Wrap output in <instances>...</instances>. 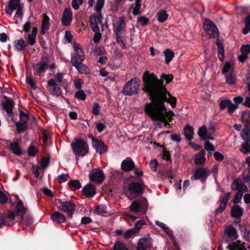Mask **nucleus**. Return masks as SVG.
Returning <instances> with one entry per match:
<instances>
[{"label":"nucleus","mask_w":250,"mask_h":250,"mask_svg":"<svg viewBox=\"0 0 250 250\" xmlns=\"http://www.w3.org/2000/svg\"><path fill=\"white\" fill-rule=\"evenodd\" d=\"M173 79L172 74H163L161 75L160 79L153 73H150L146 70L144 72L142 76V91L146 95L155 93L158 99H164L165 94L167 93L166 83L167 84Z\"/></svg>","instance_id":"f257e3e1"},{"label":"nucleus","mask_w":250,"mask_h":250,"mask_svg":"<svg viewBox=\"0 0 250 250\" xmlns=\"http://www.w3.org/2000/svg\"><path fill=\"white\" fill-rule=\"evenodd\" d=\"M150 101V103L146 104L144 108L155 110L157 107H164L165 112H167V108L165 104V103L169 104L172 108L175 107L176 105V99L172 96L170 93L167 90V93L165 94L164 99H158L155 93L146 95Z\"/></svg>","instance_id":"f03ea898"},{"label":"nucleus","mask_w":250,"mask_h":250,"mask_svg":"<svg viewBox=\"0 0 250 250\" xmlns=\"http://www.w3.org/2000/svg\"><path fill=\"white\" fill-rule=\"evenodd\" d=\"M157 107L155 110L144 108V110L153 121L164 123L165 126L170 127L171 124L167 122V115L165 112L164 107Z\"/></svg>","instance_id":"7ed1b4c3"},{"label":"nucleus","mask_w":250,"mask_h":250,"mask_svg":"<svg viewBox=\"0 0 250 250\" xmlns=\"http://www.w3.org/2000/svg\"><path fill=\"white\" fill-rule=\"evenodd\" d=\"M148 208V203L145 197H141L133 201L129 206L130 211L135 213L146 214Z\"/></svg>","instance_id":"20e7f679"},{"label":"nucleus","mask_w":250,"mask_h":250,"mask_svg":"<svg viewBox=\"0 0 250 250\" xmlns=\"http://www.w3.org/2000/svg\"><path fill=\"white\" fill-rule=\"evenodd\" d=\"M140 85V79L137 77H134L125 83L121 92L125 96L136 95Z\"/></svg>","instance_id":"39448f33"},{"label":"nucleus","mask_w":250,"mask_h":250,"mask_svg":"<svg viewBox=\"0 0 250 250\" xmlns=\"http://www.w3.org/2000/svg\"><path fill=\"white\" fill-rule=\"evenodd\" d=\"M22 8L23 5L20 3V0H10L6 9V12L8 15L11 16L13 11L16 10L15 18H19L21 19L23 15ZM16 23H18L17 19H16Z\"/></svg>","instance_id":"423d86ee"},{"label":"nucleus","mask_w":250,"mask_h":250,"mask_svg":"<svg viewBox=\"0 0 250 250\" xmlns=\"http://www.w3.org/2000/svg\"><path fill=\"white\" fill-rule=\"evenodd\" d=\"M145 187L143 180H140V182H134L131 183L128 185L129 195L127 196L128 198L131 200L137 196H141L144 193Z\"/></svg>","instance_id":"0eeeda50"},{"label":"nucleus","mask_w":250,"mask_h":250,"mask_svg":"<svg viewBox=\"0 0 250 250\" xmlns=\"http://www.w3.org/2000/svg\"><path fill=\"white\" fill-rule=\"evenodd\" d=\"M121 168L123 171L125 172L133 171L135 175L138 177L143 175V171L139 169V168L136 166L134 162L130 157H127L122 162Z\"/></svg>","instance_id":"6e6552de"},{"label":"nucleus","mask_w":250,"mask_h":250,"mask_svg":"<svg viewBox=\"0 0 250 250\" xmlns=\"http://www.w3.org/2000/svg\"><path fill=\"white\" fill-rule=\"evenodd\" d=\"M71 146L76 155L83 157L88 153V145L83 139H77L75 143L71 144Z\"/></svg>","instance_id":"1a4fd4ad"},{"label":"nucleus","mask_w":250,"mask_h":250,"mask_svg":"<svg viewBox=\"0 0 250 250\" xmlns=\"http://www.w3.org/2000/svg\"><path fill=\"white\" fill-rule=\"evenodd\" d=\"M56 202L59 209L67 213L68 217L72 218L73 212L76 208L75 203L70 200L62 201L61 199H57Z\"/></svg>","instance_id":"9d476101"},{"label":"nucleus","mask_w":250,"mask_h":250,"mask_svg":"<svg viewBox=\"0 0 250 250\" xmlns=\"http://www.w3.org/2000/svg\"><path fill=\"white\" fill-rule=\"evenodd\" d=\"M203 27L206 33L211 38L218 37V30L215 24L210 20L206 19L203 21Z\"/></svg>","instance_id":"9b49d317"},{"label":"nucleus","mask_w":250,"mask_h":250,"mask_svg":"<svg viewBox=\"0 0 250 250\" xmlns=\"http://www.w3.org/2000/svg\"><path fill=\"white\" fill-rule=\"evenodd\" d=\"M209 175L210 172L207 168L199 167L195 169L194 174L191 177L190 179L191 181L200 180L201 183L204 184Z\"/></svg>","instance_id":"f8f14e48"},{"label":"nucleus","mask_w":250,"mask_h":250,"mask_svg":"<svg viewBox=\"0 0 250 250\" xmlns=\"http://www.w3.org/2000/svg\"><path fill=\"white\" fill-rule=\"evenodd\" d=\"M27 209V207L24 205L23 202L21 200L17 198V201H15L14 211H12L15 213V216L17 215L22 218L24 215L26 213ZM21 222L23 224H26L23 218H22Z\"/></svg>","instance_id":"ddd939ff"},{"label":"nucleus","mask_w":250,"mask_h":250,"mask_svg":"<svg viewBox=\"0 0 250 250\" xmlns=\"http://www.w3.org/2000/svg\"><path fill=\"white\" fill-rule=\"evenodd\" d=\"M104 179V174L101 168L93 169L89 174V180L98 184H101Z\"/></svg>","instance_id":"4468645a"},{"label":"nucleus","mask_w":250,"mask_h":250,"mask_svg":"<svg viewBox=\"0 0 250 250\" xmlns=\"http://www.w3.org/2000/svg\"><path fill=\"white\" fill-rule=\"evenodd\" d=\"M90 138L92 139V146L96 150V152L101 154L107 151V146L102 140L97 139L92 135L90 136Z\"/></svg>","instance_id":"2eb2a0df"},{"label":"nucleus","mask_w":250,"mask_h":250,"mask_svg":"<svg viewBox=\"0 0 250 250\" xmlns=\"http://www.w3.org/2000/svg\"><path fill=\"white\" fill-rule=\"evenodd\" d=\"M4 210L0 208V228L3 225H10L12 223L11 222L15 219V213L13 212H9L6 217L4 216Z\"/></svg>","instance_id":"dca6fc26"},{"label":"nucleus","mask_w":250,"mask_h":250,"mask_svg":"<svg viewBox=\"0 0 250 250\" xmlns=\"http://www.w3.org/2000/svg\"><path fill=\"white\" fill-rule=\"evenodd\" d=\"M71 62L79 73L81 74H88L89 73V70L87 66L82 63V62H79L76 55L73 56L71 58Z\"/></svg>","instance_id":"f3484780"},{"label":"nucleus","mask_w":250,"mask_h":250,"mask_svg":"<svg viewBox=\"0 0 250 250\" xmlns=\"http://www.w3.org/2000/svg\"><path fill=\"white\" fill-rule=\"evenodd\" d=\"M72 20V13L70 8H66L62 13V22L63 25L68 26Z\"/></svg>","instance_id":"a211bd4d"},{"label":"nucleus","mask_w":250,"mask_h":250,"mask_svg":"<svg viewBox=\"0 0 250 250\" xmlns=\"http://www.w3.org/2000/svg\"><path fill=\"white\" fill-rule=\"evenodd\" d=\"M36 130L37 133L39 134L38 138H41V135L40 134H41L43 137V141L45 142L48 139L47 135L45 133L44 131L42 128L38 127L36 118L35 117L32 116V131L36 132ZM38 138H37L36 140Z\"/></svg>","instance_id":"6ab92c4d"},{"label":"nucleus","mask_w":250,"mask_h":250,"mask_svg":"<svg viewBox=\"0 0 250 250\" xmlns=\"http://www.w3.org/2000/svg\"><path fill=\"white\" fill-rule=\"evenodd\" d=\"M103 17L102 14H98V15L95 13H93L90 16V25L92 30L94 28L95 26H99L98 23H100L103 26L102 19Z\"/></svg>","instance_id":"aec40b11"},{"label":"nucleus","mask_w":250,"mask_h":250,"mask_svg":"<svg viewBox=\"0 0 250 250\" xmlns=\"http://www.w3.org/2000/svg\"><path fill=\"white\" fill-rule=\"evenodd\" d=\"M73 48L75 51V53L71 54V58L73 56L76 55V57L78 59V61L79 60L80 62H83L85 58L84 56V52L83 51L81 45L78 43L74 42Z\"/></svg>","instance_id":"412c9836"},{"label":"nucleus","mask_w":250,"mask_h":250,"mask_svg":"<svg viewBox=\"0 0 250 250\" xmlns=\"http://www.w3.org/2000/svg\"><path fill=\"white\" fill-rule=\"evenodd\" d=\"M83 194L87 197H92L96 194V187L88 184L85 186L82 190Z\"/></svg>","instance_id":"4be33fe9"},{"label":"nucleus","mask_w":250,"mask_h":250,"mask_svg":"<svg viewBox=\"0 0 250 250\" xmlns=\"http://www.w3.org/2000/svg\"><path fill=\"white\" fill-rule=\"evenodd\" d=\"M115 232L117 236L124 235V238L125 239H128L131 238L135 234H136V231H135L133 229L127 230L126 231L124 232L122 229H116Z\"/></svg>","instance_id":"5701e85b"},{"label":"nucleus","mask_w":250,"mask_h":250,"mask_svg":"<svg viewBox=\"0 0 250 250\" xmlns=\"http://www.w3.org/2000/svg\"><path fill=\"white\" fill-rule=\"evenodd\" d=\"M31 22L30 20L26 21L23 26V31L25 33L24 37L29 43L31 44Z\"/></svg>","instance_id":"b1692460"},{"label":"nucleus","mask_w":250,"mask_h":250,"mask_svg":"<svg viewBox=\"0 0 250 250\" xmlns=\"http://www.w3.org/2000/svg\"><path fill=\"white\" fill-rule=\"evenodd\" d=\"M50 218L54 222L58 224H62L65 222L66 221L65 216L63 214L57 211H54L51 215Z\"/></svg>","instance_id":"393cba45"},{"label":"nucleus","mask_w":250,"mask_h":250,"mask_svg":"<svg viewBox=\"0 0 250 250\" xmlns=\"http://www.w3.org/2000/svg\"><path fill=\"white\" fill-rule=\"evenodd\" d=\"M241 120L245 127L250 128V111L249 110H244L241 112Z\"/></svg>","instance_id":"a878e982"},{"label":"nucleus","mask_w":250,"mask_h":250,"mask_svg":"<svg viewBox=\"0 0 250 250\" xmlns=\"http://www.w3.org/2000/svg\"><path fill=\"white\" fill-rule=\"evenodd\" d=\"M224 233L227 235L228 237L233 240H236L238 237L236 229L232 226L227 227L224 230Z\"/></svg>","instance_id":"bb28decb"},{"label":"nucleus","mask_w":250,"mask_h":250,"mask_svg":"<svg viewBox=\"0 0 250 250\" xmlns=\"http://www.w3.org/2000/svg\"><path fill=\"white\" fill-rule=\"evenodd\" d=\"M243 211V208L240 206L234 205L231 208L230 214L233 217L239 218L242 215Z\"/></svg>","instance_id":"cd10ccee"},{"label":"nucleus","mask_w":250,"mask_h":250,"mask_svg":"<svg viewBox=\"0 0 250 250\" xmlns=\"http://www.w3.org/2000/svg\"><path fill=\"white\" fill-rule=\"evenodd\" d=\"M28 42L29 43L27 40L26 42L22 39H20L14 41V46L16 50L21 51L25 50Z\"/></svg>","instance_id":"c85d7f7f"},{"label":"nucleus","mask_w":250,"mask_h":250,"mask_svg":"<svg viewBox=\"0 0 250 250\" xmlns=\"http://www.w3.org/2000/svg\"><path fill=\"white\" fill-rule=\"evenodd\" d=\"M49 21V17L46 15L44 14L43 16V20L42 22L41 30L40 32V34L42 35H44L46 31L49 29L50 26Z\"/></svg>","instance_id":"c756f323"},{"label":"nucleus","mask_w":250,"mask_h":250,"mask_svg":"<svg viewBox=\"0 0 250 250\" xmlns=\"http://www.w3.org/2000/svg\"><path fill=\"white\" fill-rule=\"evenodd\" d=\"M184 133L185 138L188 141L193 139L194 128L189 125H187L184 128Z\"/></svg>","instance_id":"7c9ffc66"},{"label":"nucleus","mask_w":250,"mask_h":250,"mask_svg":"<svg viewBox=\"0 0 250 250\" xmlns=\"http://www.w3.org/2000/svg\"><path fill=\"white\" fill-rule=\"evenodd\" d=\"M218 47V56L220 61L223 62L225 59L224 48L222 42L218 39L216 41Z\"/></svg>","instance_id":"2f4dec72"},{"label":"nucleus","mask_w":250,"mask_h":250,"mask_svg":"<svg viewBox=\"0 0 250 250\" xmlns=\"http://www.w3.org/2000/svg\"><path fill=\"white\" fill-rule=\"evenodd\" d=\"M206 151L204 149H201L194 159V163L197 165H203L206 161Z\"/></svg>","instance_id":"473e14b6"},{"label":"nucleus","mask_w":250,"mask_h":250,"mask_svg":"<svg viewBox=\"0 0 250 250\" xmlns=\"http://www.w3.org/2000/svg\"><path fill=\"white\" fill-rule=\"evenodd\" d=\"M48 68V64L46 62L40 63L37 65L35 69V75L40 76L42 73H44L45 70Z\"/></svg>","instance_id":"72a5a7b5"},{"label":"nucleus","mask_w":250,"mask_h":250,"mask_svg":"<svg viewBox=\"0 0 250 250\" xmlns=\"http://www.w3.org/2000/svg\"><path fill=\"white\" fill-rule=\"evenodd\" d=\"M62 81V75L61 73H58L55 77V79H51L47 81V85L49 86H55L58 83H61Z\"/></svg>","instance_id":"f704fd0d"},{"label":"nucleus","mask_w":250,"mask_h":250,"mask_svg":"<svg viewBox=\"0 0 250 250\" xmlns=\"http://www.w3.org/2000/svg\"><path fill=\"white\" fill-rule=\"evenodd\" d=\"M69 188L72 191H75L81 188L82 185L78 180H71L67 184Z\"/></svg>","instance_id":"c9c22d12"},{"label":"nucleus","mask_w":250,"mask_h":250,"mask_svg":"<svg viewBox=\"0 0 250 250\" xmlns=\"http://www.w3.org/2000/svg\"><path fill=\"white\" fill-rule=\"evenodd\" d=\"M228 248L229 250H247L244 242L242 243L241 245H240L237 242H233L229 244Z\"/></svg>","instance_id":"e433bc0d"},{"label":"nucleus","mask_w":250,"mask_h":250,"mask_svg":"<svg viewBox=\"0 0 250 250\" xmlns=\"http://www.w3.org/2000/svg\"><path fill=\"white\" fill-rule=\"evenodd\" d=\"M158 21L160 23H163L166 21L168 17V14L165 10H161L157 13Z\"/></svg>","instance_id":"4c0bfd02"},{"label":"nucleus","mask_w":250,"mask_h":250,"mask_svg":"<svg viewBox=\"0 0 250 250\" xmlns=\"http://www.w3.org/2000/svg\"><path fill=\"white\" fill-rule=\"evenodd\" d=\"M165 57V63L168 64L174 57V52L169 49H167L164 52Z\"/></svg>","instance_id":"58836bf2"},{"label":"nucleus","mask_w":250,"mask_h":250,"mask_svg":"<svg viewBox=\"0 0 250 250\" xmlns=\"http://www.w3.org/2000/svg\"><path fill=\"white\" fill-rule=\"evenodd\" d=\"M47 88L53 95H54L57 97L62 95V91L58 84H57V85H55V86H49L47 85Z\"/></svg>","instance_id":"ea45409f"},{"label":"nucleus","mask_w":250,"mask_h":250,"mask_svg":"<svg viewBox=\"0 0 250 250\" xmlns=\"http://www.w3.org/2000/svg\"><path fill=\"white\" fill-rule=\"evenodd\" d=\"M40 146V138H38L37 140L32 142V158L35 157L37 154L39 152Z\"/></svg>","instance_id":"a19ab883"},{"label":"nucleus","mask_w":250,"mask_h":250,"mask_svg":"<svg viewBox=\"0 0 250 250\" xmlns=\"http://www.w3.org/2000/svg\"><path fill=\"white\" fill-rule=\"evenodd\" d=\"M244 186V184L242 180L239 179H236L231 185V188L233 191H238Z\"/></svg>","instance_id":"79ce46f5"},{"label":"nucleus","mask_w":250,"mask_h":250,"mask_svg":"<svg viewBox=\"0 0 250 250\" xmlns=\"http://www.w3.org/2000/svg\"><path fill=\"white\" fill-rule=\"evenodd\" d=\"M113 250H130L127 245L121 241H116L113 247Z\"/></svg>","instance_id":"37998d69"},{"label":"nucleus","mask_w":250,"mask_h":250,"mask_svg":"<svg viewBox=\"0 0 250 250\" xmlns=\"http://www.w3.org/2000/svg\"><path fill=\"white\" fill-rule=\"evenodd\" d=\"M107 207L103 204L98 205L95 207L94 213L96 214L104 216V214L106 213Z\"/></svg>","instance_id":"c03bdc74"},{"label":"nucleus","mask_w":250,"mask_h":250,"mask_svg":"<svg viewBox=\"0 0 250 250\" xmlns=\"http://www.w3.org/2000/svg\"><path fill=\"white\" fill-rule=\"evenodd\" d=\"M239 229H241V235L246 241H248L249 235L250 233V228L249 226H243L239 224Z\"/></svg>","instance_id":"a18cd8bd"},{"label":"nucleus","mask_w":250,"mask_h":250,"mask_svg":"<svg viewBox=\"0 0 250 250\" xmlns=\"http://www.w3.org/2000/svg\"><path fill=\"white\" fill-rule=\"evenodd\" d=\"M241 136L245 142H250V127L246 128L244 127L241 131Z\"/></svg>","instance_id":"49530a36"},{"label":"nucleus","mask_w":250,"mask_h":250,"mask_svg":"<svg viewBox=\"0 0 250 250\" xmlns=\"http://www.w3.org/2000/svg\"><path fill=\"white\" fill-rule=\"evenodd\" d=\"M4 110L9 115H11L13 107V103L11 100H7L3 104Z\"/></svg>","instance_id":"de8ad7c7"},{"label":"nucleus","mask_w":250,"mask_h":250,"mask_svg":"<svg viewBox=\"0 0 250 250\" xmlns=\"http://www.w3.org/2000/svg\"><path fill=\"white\" fill-rule=\"evenodd\" d=\"M245 27L242 30L243 34L246 35L250 32V14H249L244 20Z\"/></svg>","instance_id":"09e8293b"},{"label":"nucleus","mask_w":250,"mask_h":250,"mask_svg":"<svg viewBox=\"0 0 250 250\" xmlns=\"http://www.w3.org/2000/svg\"><path fill=\"white\" fill-rule=\"evenodd\" d=\"M147 238L140 239L137 244V250H146L147 248Z\"/></svg>","instance_id":"8fccbe9b"},{"label":"nucleus","mask_w":250,"mask_h":250,"mask_svg":"<svg viewBox=\"0 0 250 250\" xmlns=\"http://www.w3.org/2000/svg\"><path fill=\"white\" fill-rule=\"evenodd\" d=\"M92 30L95 32L93 40L95 43H98L102 37V34L100 32V28L99 26H95Z\"/></svg>","instance_id":"3c124183"},{"label":"nucleus","mask_w":250,"mask_h":250,"mask_svg":"<svg viewBox=\"0 0 250 250\" xmlns=\"http://www.w3.org/2000/svg\"><path fill=\"white\" fill-rule=\"evenodd\" d=\"M226 83L229 85H232L235 83V76L233 72H230L229 74H226Z\"/></svg>","instance_id":"603ef678"},{"label":"nucleus","mask_w":250,"mask_h":250,"mask_svg":"<svg viewBox=\"0 0 250 250\" xmlns=\"http://www.w3.org/2000/svg\"><path fill=\"white\" fill-rule=\"evenodd\" d=\"M10 149L14 154L17 155H20L21 153V151L19 148V145L16 142H14L10 145Z\"/></svg>","instance_id":"864d4df0"},{"label":"nucleus","mask_w":250,"mask_h":250,"mask_svg":"<svg viewBox=\"0 0 250 250\" xmlns=\"http://www.w3.org/2000/svg\"><path fill=\"white\" fill-rule=\"evenodd\" d=\"M231 101L229 99H224L222 100L219 104L220 109L221 110H224L227 108H228Z\"/></svg>","instance_id":"5fc2aeb1"},{"label":"nucleus","mask_w":250,"mask_h":250,"mask_svg":"<svg viewBox=\"0 0 250 250\" xmlns=\"http://www.w3.org/2000/svg\"><path fill=\"white\" fill-rule=\"evenodd\" d=\"M207 130L206 126L203 125L199 128L198 131V135L201 140L205 139L204 138L207 134Z\"/></svg>","instance_id":"6e6d98bb"},{"label":"nucleus","mask_w":250,"mask_h":250,"mask_svg":"<svg viewBox=\"0 0 250 250\" xmlns=\"http://www.w3.org/2000/svg\"><path fill=\"white\" fill-rule=\"evenodd\" d=\"M104 0H98L97 3L94 7L95 10L97 14H102V9L104 5Z\"/></svg>","instance_id":"4d7b16f0"},{"label":"nucleus","mask_w":250,"mask_h":250,"mask_svg":"<svg viewBox=\"0 0 250 250\" xmlns=\"http://www.w3.org/2000/svg\"><path fill=\"white\" fill-rule=\"evenodd\" d=\"M243 192L241 190H238L235 194L234 198L232 201V202L234 204H236L239 203L242 198Z\"/></svg>","instance_id":"13d9d810"},{"label":"nucleus","mask_w":250,"mask_h":250,"mask_svg":"<svg viewBox=\"0 0 250 250\" xmlns=\"http://www.w3.org/2000/svg\"><path fill=\"white\" fill-rule=\"evenodd\" d=\"M241 151L244 154H247L250 152V142H245L242 145L240 149Z\"/></svg>","instance_id":"bf43d9fd"},{"label":"nucleus","mask_w":250,"mask_h":250,"mask_svg":"<svg viewBox=\"0 0 250 250\" xmlns=\"http://www.w3.org/2000/svg\"><path fill=\"white\" fill-rule=\"evenodd\" d=\"M146 225V223L144 220H140L137 221L135 225V227L133 229L136 231V233H138L139 230L142 228L143 225Z\"/></svg>","instance_id":"052dcab7"},{"label":"nucleus","mask_w":250,"mask_h":250,"mask_svg":"<svg viewBox=\"0 0 250 250\" xmlns=\"http://www.w3.org/2000/svg\"><path fill=\"white\" fill-rule=\"evenodd\" d=\"M8 201V193L5 191L0 190V203H5Z\"/></svg>","instance_id":"680f3d73"},{"label":"nucleus","mask_w":250,"mask_h":250,"mask_svg":"<svg viewBox=\"0 0 250 250\" xmlns=\"http://www.w3.org/2000/svg\"><path fill=\"white\" fill-rule=\"evenodd\" d=\"M69 176L67 173H62L58 175V179L60 184H62L67 181L68 180Z\"/></svg>","instance_id":"e2e57ef3"},{"label":"nucleus","mask_w":250,"mask_h":250,"mask_svg":"<svg viewBox=\"0 0 250 250\" xmlns=\"http://www.w3.org/2000/svg\"><path fill=\"white\" fill-rule=\"evenodd\" d=\"M75 97L80 100L83 101L86 99V94L82 90H79L75 93Z\"/></svg>","instance_id":"0e129e2a"},{"label":"nucleus","mask_w":250,"mask_h":250,"mask_svg":"<svg viewBox=\"0 0 250 250\" xmlns=\"http://www.w3.org/2000/svg\"><path fill=\"white\" fill-rule=\"evenodd\" d=\"M83 0H72L71 2V5L73 9L77 10L80 5H82L83 3Z\"/></svg>","instance_id":"69168bd1"},{"label":"nucleus","mask_w":250,"mask_h":250,"mask_svg":"<svg viewBox=\"0 0 250 250\" xmlns=\"http://www.w3.org/2000/svg\"><path fill=\"white\" fill-rule=\"evenodd\" d=\"M238 108V105L233 104L232 102H231L230 104H229L228 110H227V113L231 115Z\"/></svg>","instance_id":"338daca9"},{"label":"nucleus","mask_w":250,"mask_h":250,"mask_svg":"<svg viewBox=\"0 0 250 250\" xmlns=\"http://www.w3.org/2000/svg\"><path fill=\"white\" fill-rule=\"evenodd\" d=\"M241 53L248 56V54L250 53V44H247L242 45L241 47Z\"/></svg>","instance_id":"774afa93"}]
</instances>
